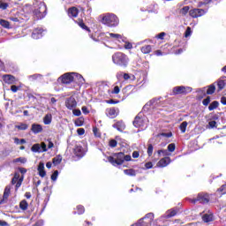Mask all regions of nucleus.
Wrapping results in <instances>:
<instances>
[{"mask_svg":"<svg viewBox=\"0 0 226 226\" xmlns=\"http://www.w3.org/2000/svg\"><path fill=\"white\" fill-rule=\"evenodd\" d=\"M32 153H42L41 152V147H40V143H35L31 147Z\"/></svg>","mask_w":226,"mask_h":226,"instance_id":"obj_28","label":"nucleus"},{"mask_svg":"<svg viewBox=\"0 0 226 226\" xmlns=\"http://www.w3.org/2000/svg\"><path fill=\"white\" fill-rule=\"evenodd\" d=\"M3 80L5 82V84H15V78L13 75L11 74H5L3 76Z\"/></svg>","mask_w":226,"mask_h":226,"instance_id":"obj_20","label":"nucleus"},{"mask_svg":"<svg viewBox=\"0 0 226 226\" xmlns=\"http://www.w3.org/2000/svg\"><path fill=\"white\" fill-rule=\"evenodd\" d=\"M37 170L40 177H45L47 176V171H45V163L41 162L37 167Z\"/></svg>","mask_w":226,"mask_h":226,"instance_id":"obj_17","label":"nucleus"},{"mask_svg":"<svg viewBox=\"0 0 226 226\" xmlns=\"http://www.w3.org/2000/svg\"><path fill=\"white\" fill-rule=\"evenodd\" d=\"M165 34H166L165 32H162L159 34H157L155 38H157L158 40H163V38L165 37Z\"/></svg>","mask_w":226,"mask_h":226,"instance_id":"obj_61","label":"nucleus"},{"mask_svg":"<svg viewBox=\"0 0 226 226\" xmlns=\"http://www.w3.org/2000/svg\"><path fill=\"white\" fill-rule=\"evenodd\" d=\"M74 80H78L79 84H84L86 82V79H84V77L82 75L77 73V72H72Z\"/></svg>","mask_w":226,"mask_h":226,"instance_id":"obj_27","label":"nucleus"},{"mask_svg":"<svg viewBox=\"0 0 226 226\" xmlns=\"http://www.w3.org/2000/svg\"><path fill=\"white\" fill-rule=\"evenodd\" d=\"M162 156H165V158L170 156V152L169 150L162 149Z\"/></svg>","mask_w":226,"mask_h":226,"instance_id":"obj_57","label":"nucleus"},{"mask_svg":"<svg viewBox=\"0 0 226 226\" xmlns=\"http://www.w3.org/2000/svg\"><path fill=\"white\" fill-rule=\"evenodd\" d=\"M87 150L84 149L82 146L76 145L74 147V154L78 156V158H83V156H86V153Z\"/></svg>","mask_w":226,"mask_h":226,"instance_id":"obj_12","label":"nucleus"},{"mask_svg":"<svg viewBox=\"0 0 226 226\" xmlns=\"http://www.w3.org/2000/svg\"><path fill=\"white\" fill-rule=\"evenodd\" d=\"M14 144H26V140L24 139H19V138H15Z\"/></svg>","mask_w":226,"mask_h":226,"instance_id":"obj_56","label":"nucleus"},{"mask_svg":"<svg viewBox=\"0 0 226 226\" xmlns=\"http://www.w3.org/2000/svg\"><path fill=\"white\" fill-rule=\"evenodd\" d=\"M73 116H76L77 117L82 116V111L80 109H75V108L72 109Z\"/></svg>","mask_w":226,"mask_h":226,"instance_id":"obj_51","label":"nucleus"},{"mask_svg":"<svg viewBox=\"0 0 226 226\" xmlns=\"http://www.w3.org/2000/svg\"><path fill=\"white\" fill-rule=\"evenodd\" d=\"M16 128L18 130H27L28 126L26 124H20L19 125H16Z\"/></svg>","mask_w":226,"mask_h":226,"instance_id":"obj_50","label":"nucleus"},{"mask_svg":"<svg viewBox=\"0 0 226 226\" xmlns=\"http://www.w3.org/2000/svg\"><path fill=\"white\" fill-rule=\"evenodd\" d=\"M196 10H197V13H198V18L204 17V15H206V13H207V9L204 10V9L196 8Z\"/></svg>","mask_w":226,"mask_h":226,"instance_id":"obj_41","label":"nucleus"},{"mask_svg":"<svg viewBox=\"0 0 226 226\" xmlns=\"http://www.w3.org/2000/svg\"><path fill=\"white\" fill-rule=\"evenodd\" d=\"M102 24L108 26V27H116L119 26V19L117 16L112 13H107L102 17Z\"/></svg>","mask_w":226,"mask_h":226,"instance_id":"obj_2","label":"nucleus"},{"mask_svg":"<svg viewBox=\"0 0 226 226\" xmlns=\"http://www.w3.org/2000/svg\"><path fill=\"white\" fill-rule=\"evenodd\" d=\"M43 33H45V30L41 28H35L32 33V38L34 40H40V38L43 37Z\"/></svg>","mask_w":226,"mask_h":226,"instance_id":"obj_14","label":"nucleus"},{"mask_svg":"<svg viewBox=\"0 0 226 226\" xmlns=\"http://www.w3.org/2000/svg\"><path fill=\"white\" fill-rule=\"evenodd\" d=\"M57 176H59V171L55 170L53 174L51 175V180L52 181H57Z\"/></svg>","mask_w":226,"mask_h":226,"instance_id":"obj_52","label":"nucleus"},{"mask_svg":"<svg viewBox=\"0 0 226 226\" xmlns=\"http://www.w3.org/2000/svg\"><path fill=\"white\" fill-rule=\"evenodd\" d=\"M79 27H81V29H85V31H87L88 33H90V29L89 27H87V26H86V24H84V22L80 21L79 22Z\"/></svg>","mask_w":226,"mask_h":226,"instance_id":"obj_48","label":"nucleus"},{"mask_svg":"<svg viewBox=\"0 0 226 226\" xmlns=\"http://www.w3.org/2000/svg\"><path fill=\"white\" fill-rule=\"evenodd\" d=\"M226 193V184L222 185L219 189H217L215 195L216 197H222V195H225Z\"/></svg>","mask_w":226,"mask_h":226,"instance_id":"obj_25","label":"nucleus"},{"mask_svg":"<svg viewBox=\"0 0 226 226\" xmlns=\"http://www.w3.org/2000/svg\"><path fill=\"white\" fill-rule=\"evenodd\" d=\"M79 15V9H77V7H71L68 10V16L69 17H73L76 18Z\"/></svg>","mask_w":226,"mask_h":226,"instance_id":"obj_24","label":"nucleus"},{"mask_svg":"<svg viewBox=\"0 0 226 226\" xmlns=\"http://www.w3.org/2000/svg\"><path fill=\"white\" fill-rule=\"evenodd\" d=\"M121 91V88H119V87L116 86L114 87L113 90H112V94H119Z\"/></svg>","mask_w":226,"mask_h":226,"instance_id":"obj_58","label":"nucleus"},{"mask_svg":"<svg viewBox=\"0 0 226 226\" xmlns=\"http://www.w3.org/2000/svg\"><path fill=\"white\" fill-rule=\"evenodd\" d=\"M140 50H141L142 54H151V52L153 50V46H151L149 44H146L140 48Z\"/></svg>","mask_w":226,"mask_h":226,"instance_id":"obj_23","label":"nucleus"},{"mask_svg":"<svg viewBox=\"0 0 226 226\" xmlns=\"http://www.w3.org/2000/svg\"><path fill=\"white\" fill-rule=\"evenodd\" d=\"M31 130L34 135H38V133H41L43 132V127L40 124H33Z\"/></svg>","mask_w":226,"mask_h":226,"instance_id":"obj_19","label":"nucleus"},{"mask_svg":"<svg viewBox=\"0 0 226 226\" xmlns=\"http://www.w3.org/2000/svg\"><path fill=\"white\" fill-rule=\"evenodd\" d=\"M40 147L41 153H47V151H49V148L47 147V144L45 142H41L40 144Z\"/></svg>","mask_w":226,"mask_h":226,"instance_id":"obj_45","label":"nucleus"},{"mask_svg":"<svg viewBox=\"0 0 226 226\" xmlns=\"http://www.w3.org/2000/svg\"><path fill=\"white\" fill-rule=\"evenodd\" d=\"M22 181H24V177H21L19 181L16 183V190H19V186H22Z\"/></svg>","mask_w":226,"mask_h":226,"instance_id":"obj_55","label":"nucleus"},{"mask_svg":"<svg viewBox=\"0 0 226 226\" xmlns=\"http://www.w3.org/2000/svg\"><path fill=\"white\" fill-rule=\"evenodd\" d=\"M78 135H84L86 133V130L84 128H79L77 130Z\"/></svg>","mask_w":226,"mask_h":226,"instance_id":"obj_64","label":"nucleus"},{"mask_svg":"<svg viewBox=\"0 0 226 226\" xmlns=\"http://www.w3.org/2000/svg\"><path fill=\"white\" fill-rule=\"evenodd\" d=\"M113 128H116L118 132H124L126 125L124 124V122L118 121L113 124Z\"/></svg>","mask_w":226,"mask_h":226,"instance_id":"obj_21","label":"nucleus"},{"mask_svg":"<svg viewBox=\"0 0 226 226\" xmlns=\"http://www.w3.org/2000/svg\"><path fill=\"white\" fill-rule=\"evenodd\" d=\"M202 103L205 107H207L209 103H211V97L207 96L206 99L202 101Z\"/></svg>","mask_w":226,"mask_h":226,"instance_id":"obj_49","label":"nucleus"},{"mask_svg":"<svg viewBox=\"0 0 226 226\" xmlns=\"http://www.w3.org/2000/svg\"><path fill=\"white\" fill-rule=\"evenodd\" d=\"M189 15L190 17H192V19H199L198 17V12H197V8H194L192 10L189 11Z\"/></svg>","mask_w":226,"mask_h":226,"instance_id":"obj_39","label":"nucleus"},{"mask_svg":"<svg viewBox=\"0 0 226 226\" xmlns=\"http://www.w3.org/2000/svg\"><path fill=\"white\" fill-rule=\"evenodd\" d=\"M43 123H44V124H50V123H52V115L51 114H47L43 117Z\"/></svg>","mask_w":226,"mask_h":226,"instance_id":"obj_32","label":"nucleus"},{"mask_svg":"<svg viewBox=\"0 0 226 226\" xmlns=\"http://www.w3.org/2000/svg\"><path fill=\"white\" fill-rule=\"evenodd\" d=\"M106 38L113 40V41H124V37L119 34L106 33Z\"/></svg>","mask_w":226,"mask_h":226,"instance_id":"obj_11","label":"nucleus"},{"mask_svg":"<svg viewBox=\"0 0 226 226\" xmlns=\"http://www.w3.org/2000/svg\"><path fill=\"white\" fill-rule=\"evenodd\" d=\"M29 207V204L27 203V201L26 200H23L20 201L19 203V208L22 210V211H26L27 210V207Z\"/></svg>","mask_w":226,"mask_h":226,"instance_id":"obj_31","label":"nucleus"},{"mask_svg":"<svg viewBox=\"0 0 226 226\" xmlns=\"http://www.w3.org/2000/svg\"><path fill=\"white\" fill-rule=\"evenodd\" d=\"M54 165H59L63 162V155L58 154L52 160Z\"/></svg>","mask_w":226,"mask_h":226,"instance_id":"obj_29","label":"nucleus"},{"mask_svg":"<svg viewBox=\"0 0 226 226\" xmlns=\"http://www.w3.org/2000/svg\"><path fill=\"white\" fill-rule=\"evenodd\" d=\"M188 126V122L185 121L183 122L180 126L179 129L181 130L182 133H185L186 132V127Z\"/></svg>","mask_w":226,"mask_h":226,"instance_id":"obj_42","label":"nucleus"},{"mask_svg":"<svg viewBox=\"0 0 226 226\" xmlns=\"http://www.w3.org/2000/svg\"><path fill=\"white\" fill-rule=\"evenodd\" d=\"M11 192V185H7L4 192V199L0 200V206L1 204H4V201L8 200L10 197V193Z\"/></svg>","mask_w":226,"mask_h":226,"instance_id":"obj_18","label":"nucleus"},{"mask_svg":"<svg viewBox=\"0 0 226 226\" xmlns=\"http://www.w3.org/2000/svg\"><path fill=\"white\" fill-rule=\"evenodd\" d=\"M154 220V214L148 213L143 218L139 219L137 223L132 226H151Z\"/></svg>","mask_w":226,"mask_h":226,"instance_id":"obj_5","label":"nucleus"},{"mask_svg":"<svg viewBox=\"0 0 226 226\" xmlns=\"http://www.w3.org/2000/svg\"><path fill=\"white\" fill-rule=\"evenodd\" d=\"M6 8H8V4L6 3H2L0 1V10H6Z\"/></svg>","mask_w":226,"mask_h":226,"instance_id":"obj_63","label":"nucleus"},{"mask_svg":"<svg viewBox=\"0 0 226 226\" xmlns=\"http://www.w3.org/2000/svg\"><path fill=\"white\" fill-rule=\"evenodd\" d=\"M154 150V147H153V144H148L147 153L148 156H153V151Z\"/></svg>","mask_w":226,"mask_h":226,"instance_id":"obj_44","label":"nucleus"},{"mask_svg":"<svg viewBox=\"0 0 226 226\" xmlns=\"http://www.w3.org/2000/svg\"><path fill=\"white\" fill-rule=\"evenodd\" d=\"M172 161L170 160V157H164L162 158L158 162H157V167H160L161 169H163L164 167H167L168 165H170V162Z\"/></svg>","mask_w":226,"mask_h":226,"instance_id":"obj_15","label":"nucleus"},{"mask_svg":"<svg viewBox=\"0 0 226 226\" xmlns=\"http://www.w3.org/2000/svg\"><path fill=\"white\" fill-rule=\"evenodd\" d=\"M75 126H83L84 125V119L83 118H78L74 122Z\"/></svg>","mask_w":226,"mask_h":226,"instance_id":"obj_47","label":"nucleus"},{"mask_svg":"<svg viewBox=\"0 0 226 226\" xmlns=\"http://www.w3.org/2000/svg\"><path fill=\"white\" fill-rule=\"evenodd\" d=\"M42 77L43 76L41 74H33V75L28 76V79L31 81L38 80V79H42Z\"/></svg>","mask_w":226,"mask_h":226,"instance_id":"obj_36","label":"nucleus"},{"mask_svg":"<svg viewBox=\"0 0 226 226\" xmlns=\"http://www.w3.org/2000/svg\"><path fill=\"white\" fill-rule=\"evenodd\" d=\"M86 212V208H84V206L79 205L77 207V212H74V215H84Z\"/></svg>","mask_w":226,"mask_h":226,"instance_id":"obj_35","label":"nucleus"},{"mask_svg":"<svg viewBox=\"0 0 226 226\" xmlns=\"http://www.w3.org/2000/svg\"><path fill=\"white\" fill-rule=\"evenodd\" d=\"M109 147H116L117 146V141L116 139L109 140Z\"/></svg>","mask_w":226,"mask_h":226,"instance_id":"obj_59","label":"nucleus"},{"mask_svg":"<svg viewBox=\"0 0 226 226\" xmlns=\"http://www.w3.org/2000/svg\"><path fill=\"white\" fill-rule=\"evenodd\" d=\"M93 132L95 137H98V138L102 137V133H100V131L98 130V128L94 127Z\"/></svg>","mask_w":226,"mask_h":226,"instance_id":"obj_53","label":"nucleus"},{"mask_svg":"<svg viewBox=\"0 0 226 226\" xmlns=\"http://www.w3.org/2000/svg\"><path fill=\"white\" fill-rule=\"evenodd\" d=\"M215 91H216V87L212 84L208 86V88L207 90V94H215Z\"/></svg>","mask_w":226,"mask_h":226,"instance_id":"obj_38","label":"nucleus"},{"mask_svg":"<svg viewBox=\"0 0 226 226\" xmlns=\"http://www.w3.org/2000/svg\"><path fill=\"white\" fill-rule=\"evenodd\" d=\"M65 107L69 110H73L77 107V100H75V97L71 96L65 100Z\"/></svg>","mask_w":226,"mask_h":226,"instance_id":"obj_10","label":"nucleus"},{"mask_svg":"<svg viewBox=\"0 0 226 226\" xmlns=\"http://www.w3.org/2000/svg\"><path fill=\"white\" fill-rule=\"evenodd\" d=\"M26 163L27 159L26 157H19L13 160V163Z\"/></svg>","mask_w":226,"mask_h":226,"instance_id":"obj_40","label":"nucleus"},{"mask_svg":"<svg viewBox=\"0 0 226 226\" xmlns=\"http://www.w3.org/2000/svg\"><path fill=\"white\" fill-rule=\"evenodd\" d=\"M0 26L5 29H11V26H10V22L4 19H0Z\"/></svg>","mask_w":226,"mask_h":226,"instance_id":"obj_33","label":"nucleus"},{"mask_svg":"<svg viewBox=\"0 0 226 226\" xmlns=\"http://www.w3.org/2000/svg\"><path fill=\"white\" fill-rule=\"evenodd\" d=\"M58 80L62 82V84H72L74 80L73 72H67L63 74Z\"/></svg>","mask_w":226,"mask_h":226,"instance_id":"obj_9","label":"nucleus"},{"mask_svg":"<svg viewBox=\"0 0 226 226\" xmlns=\"http://www.w3.org/2000/svg\"><path fill=\"white\" fill-rule=\"evenodd\" d=\"M147 117H144L142 113H139L132 122L135 128H147Z\"/></svg>","mask_w":226,"mask_h":226,"instance_id":"obj_4","label":"nucleus"},{"mask_svg":"<svg viewBox=\"0 0 226 226\" xmlns=\"http://www.w3.org/2000/svg\"><path fill=\"white\" fill-rule=\"evenodd\" d=\"M189 36H192V28L188 26L185 33V37L188 38Z\"/></svg>","mask_w":226,"mask_h":226,"instance_id":"obj_54","label":"nucleus"},{"mask_svg":"<svg viewBox=\"0 0 226 226\" xmlns=\"http://www.w3.org/2000/svg\"><path fill=\"white\" fill-rule=\"evenodd\" d=\"M158 103H160V99H152L150 102L145 104L143 110H151V109H154Z\"/></svg>","mask_w":226,"mask_h":226,"instance_id":"obj_13","label":"nucleus"},{"mask_svg":"<svg viewBox=\"0 0 226 226\" xmlns=\"http://www.w3.org/2000/svg\"><path fill=\"white\" fill-rule=\"evenodd\" d=\"M176 215H177V209L171 208V209L166 211V214L164 215V218H166V219L173 218V216H176Z\"/></svg>","mask_w":226,"mask_h":226,"instance_id":"obj_22","label":"nucleus"},{"mask_svg":"<svg viewBox=\"0 0 226 226\" xmlns=\"http://www.w3.org/2000/svg\"><path fill=\"white\" fill-rule=\"evenodd\" d=\"M210 199L209 194L200 192L198 194L197 198L190 199L189 200L192 204H197V202H200V204H208Z\"/></svg>","mask_w":226,"mask_h":226,"instance_id":"obj_6","label":"nucleus"},{"mask_svg":"<svg viewBox=\"0 0 226 226\" xmlns=\"http://www.w3.org/2000/svg\"><path fill=\"white\" fill-rule=\"evenodd\" d=\"M34 13L38 19H44L45 15H47V5H45V3H41L39 8L34 11Z\"/></svg>","mask_w":226,"mask_h":226,"instance_id":"obj_7","label":"nucleus"},{"mask_svg":"<svg viewBox=\"0 0 226 226\" xmlns=\"http://www.w3.org/2000/svg\"><path fill=\"white\" fill-rule=\"evenodd\" d=\"M124 73H123V72H118L117 73L116 77H117V80H121V79L124 78Z\"/></svg>","mask_w":226,"mask_h":226,"instance_id":"obj_62","label":"nucleus"},{"mask_svg":"<svg viewBox=\"0 0 226 226\" xmlns=\"http://www.w3.org/2000/svg\"><path fill=\"white\" fill-rule=\"evenodd\" d=\"M47 142H48V149H52V147H54V142H52V139H48Z\"/></svg>","mask_w":226,"mask_h":226,"instance_id":"obj_60","label":"nucleus"},{"mask_svg":"<svg viewBox=\"0 0 226 226\" xmlns=\"http://www.w3.org/2000/svg\"><path fill=\"white\" fill-rule=\"evenodd\" d=\"M202 220L205 223H209V222H213V213H208V214L203 215Z\"/></svg>","mask_w":226,"mask_h":226,"instance_id":"obj_26","label":"nucleus"},{"mask_svg":"<svg viewBox=\"0 0 226 226\" xmlns=\"http://www.w3.org/2000/svg\"><path fill=\"white\" fill-rule=\"evenodd\" d=\"M169 153H174V151H176V144L174 143H170V145H168V150Z\"/></svg>","mask_w":226,"mask_h":226,"instance_id":"obj_46","label":"nucleus"},{"mask_svg":"<svg viewBox=\"0 0 226 226\" xmlns=\"http://www.w3.org/2000/svg\"><path fill=\"white\" fill-rule=\"evenodd\" d=\"M117 112H119L117 109L110 108L106 109V116L110 117V119H114V117H117Z\"/></svg>","mask_w":226,"mask_h":226,"instance_id":"obj_16","label":"nucleus"},{"mask_svg":"<svg viewBox=\"0 0 226 226\" xmlns=\"http://www.w3.org/2000/svg\"><path fill=\"white\" fill-rule=\"evenodd\" d=\"M112 61L114 64H117V66H122L123 68H126L128 66L130 59L125 54L122 52H117L113 54Z\"/></svg>","mask_w":226,"mask_h":226,"instance_id":"obj_1","label":"nucleus"},{"mask_svg":"<svg viewBox=\"0 0 226 226\" xmlns=\"http://www.w3.org/2000/svg\"><path fill=\"white\" fill-rule=\"evenodd\" d=\"M192 91V88L191 87L179 86L173 88V94H188Z\"/></svg>","mask_w":226,"mask_h":226,"instance_id":"obj_8","label":"nucleus"},{"mask_svg":"<svg viewBox=\"0 0 226 226\" xmlns=\"http://www.w3.org/2000/svg\"><path fill=\"white\" fill-rule=\"evenodd\" d=\"M188 12L190 13V6H184L180 10V13L181 15H183V17H186V15H188Z\"/></svg>","mask_w":226,"mask_h":226,"instance_id":"obj_34","label":"nucleus"},{"mask_svg":"<svg viewBox=\"0 0 226 226\" xmlns=\"http://www.w3.org/2000/svg\"><path fill=\"white\" fill-rule=\"evenodd\" d=\"M124 174H125V176H131L134 177V176H137V171H135V170L133 169H129V170H124Z\"/></svg>","mask_w":226,"mask_h":226,"instance_id":"obj_30","label":"nucleus"},{"mask_svg":"<svg viewBox=\"0 0 226 226\" xmlns=\"http://www.w3.org/2000/svg\"><path fill=\"white\" fill-rule=\"evenodd\" d=\"M108 162L113 165V167H117L124 163V153H114L112 155L108 157Z\"/></svg>","mask_w":226,"mask_h":226,"instance_id":"obj_3","label":"nucleus"},{"mask_svg":"<svg viewBox=\"0 0 226 226\" xmlns=\"http://www.w3.org/2000/svg\"><path fill=\"white\" fill-rule=\"evenodd\" d=\"M218 105L220 103L217 101H214L209 106H208V110H215V109H218Z\"/></svg>","mask_w":226,"mask_h":226,"instance_id":"obj_37","label":"nucleus"},{"mask_svg":"<svg viewBox=\"0 0 226 226\" xmlns=\"http://www.w3.org/2000/svg\"><path fill=\"white\" fill-rule=\"evenodd\" d=\"M217 87H218L219 91H222V89H223L225 87V81L223 79L218 80Z\"/></svg>","mask_w":226,"mask_h":226,"instance_id":"obj_43","label":"nucleus"}]
</instances>
